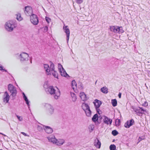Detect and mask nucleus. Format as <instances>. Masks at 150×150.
<instances>
[{
	"label": "nucleus",
	"mask_w": 150,
	"mask_h": 150,
	"mask_svg": "<svg viewBox=\"0 0 150 150\" xmlns=\"http://www.w3.org/2000/svg\"><path fill=\"white\" fill-rule=\"evenodd\" d=\"M58 92H55L56 90L54 88L53 86H49L48 88H45V91L47 94H50L51 95L54 96V98L56 99H57L60 94V91L59 89Z\"/></svg>",
	"instance_id": "f257e3e1"
},
{
	"label": "nucleus",
	"mask_w": 150,
	"mask_h": 150,
	"mask_svg": "<svg viewBox=\"0 0 150 150\" xmlns=\"http://www.w3.org/2000/svg\"><path fill=\"white\" fill-rule=\"evenodd\" d=\"M50 67L49 65L47 64H44V68L45 70L46 74L47 75H51V73L54 70V64L51 62H50Z\"/></svg>",
	"instance_id": "f03ea898"
},
{
	"label": "nucleus",
	"mask_w": 150,
	"mask_h": 150,
	"mask_svg": "<svg viewBox=\"0 0 150 150\" xmlns=\"http://www.w3.org/2000/svg\"><path fill=\"white\" fill-rule=\"evenodd\" d=\"M16 26V24H15L13 22L9 21L6 23L5 28L8 31L11 32Z\"/></svg>",
	"instance_id": "7ed1b4c3"
},
{
	"label": "nucleus",
	"mask_w": 150,
	"mask_h": 150,
	"mask_svg": "<svg viewBox=\"0 0 150 150\" xmlns=\"http://www.w3.org/2000/svg\"><path fill=\"white\" fill-rule=\"evenodd\" d=\"M8 89L11 93V95L12 97H15L17 93V91L16 88L12 84H9L8 85Z\"/></svg>",
	"instance_id": "20e7f679"
},
{
	"label": "nucleus",
	"mask_w": 150,
	"mask_h": 150,
	"mask_svg": "<svg viewBox=\"0 0 150 150\" xmlns=\"http://www.w3.org/2000/svg\"><path fill=\"white\" fill-rule=\"evenodd\" d=\"M133 109L137 115L140 116H142L143 114L146 111V110L144 109L143 108L139 107L133 108Z\"/></svg>",
	"instance_id": "39448f33"
},
{
	"label": "nucleus",
	"mask_w": 150,
	"mask_h": 150,
	"mask_svg": "<svg viewBox=\"0 0 150 150\" xmlns=\"http://www.w3.org/2000/svg\"><path fill=\"white\" fill-rule=\"evenodd\" d=\"M58 68L62 76L65 77L67 76L69 77V76L67 74L62 66L60 64H58Z\"/></svg>",
	"instance_id": "423d86ee"
},
{
	"label": "nucleus",
	"mask_w": 150,
	"mask_h": 150,
	"mask_svg": "<svg viewBox=\"0 0 150 150\" xmlns=\"http://www.w3.org/2000/svg\"><path fill=\"white\" fill-rule=\"evenodd\" d=\"M30 21L34 25H37L39 21L37 16L33 14L30 16Z\"/></svg>",
	"instance_id": "0eeeda50"
},
{
	"label": "nucleus",
	"mask_w": 150,
	"mask_h": 150,
	"mask_svg": "<svg viewBox=\"0 0 150 150\" xmlns=\"http://www.w3.org/2000/svg\"><path fill=\"white\" fill-rule=\"evenodd\" d=\"M24 13L27 16H30L33 14V10L31 7L27 6L25 7Z\"/></svg>",
	"instance_id": "6e6552de"
},
{
	"label": "nucleus",
	"mask_w": 150,
	"mask_h": 150,
	"mask_svg": "<svg viewBox=\"0 0 150 150\" xmlns=\"http://www.w3.org/2000/svg\"><path fill=\"white\" fill-rule=\"evenodd\" d=\"M45 107L46 108L47 112L48 114L51 115L53 113L54 109L51 105L49 104H46Z\"/></svg>",
	"instance_id": "1a4fd4ad"
},
{
	"label": "nucleus",
	"mask_w": 150,
	"mask_h": 150,
	"mask_svg": "<svg viewBox=\"0 0 150 150\" xmlns=\"http://www.w3.org/2000/svg\"><path fill=\"white\" fill-rule=\"evenodd\" d=\"M21 62H23L28 60V55L27 53L23 52L19 55Z\"/></svg>",
	"instance_id": "9d476101"
},
{
	"label": "nucleus",
	"mask_w": 150,
	"mask_h": 150,
	"mask_svg": "<svg viewBox=\"0 0 150 150\" xmlns=\"http://www.w3.org/2000/svg\"><path fill=\"white\" fill-rule=\"evenodd\" d=\"M63 30L64 32L66 33L67 41L68 42L69 39L70 32L68 26H65L64 25L63 27Z\"/></svg>",
	"instance_id": "9b49d317"
},
{
	"label": "nucleus",
	"mask_w": 150,
	"mask_h": 150,
	"mask_svg": "<svg viewBox=\"0 0 150 150\" xmlns=\"http://www.w3.org/2000/svg\"><path fill=\"white\" fill-rule=\"evenodd\" d=\"M134 120L133 119L128 120L125 123L124 126L126 128H129L134 124Z\"/></svg>",
	"instance_id": "f8f14e48"
},
{
	"label": "nucleus",
	"mask_w": 150,
	"mask_h": 150,
	"mask_svg": "<svg viewBox=\"0 0 150 150\" xmlns=\"http://www.w3.org/2000/svg\"><path fill=\"white\" fill-rule=\"evenodd\" d=\"M104 117L103 120V122L107 125H111L112 122V120L106 116H104Z\"/></svg>",
	"instance_id": "ddd939ff"
},
{
	"label": "nucleus",
	"mask_w": 150,
	"mask_h": 150,
	"mask_svg": "<svg viewBox=\"0 0 150 150\" xmlns=\"http://www.w3.org/2000/svg\"><path fill=\"white\" fill-rule=\"evenodd\" d=\"M43 128L46 133L48 134H51L53 132L52 129L48 126H43Z\"/></svg>",
	"instance_id": "4468645a"
},
{
	"label": "nucleus",
	"mask_w": 150,
	"mask_h": 150,
	"mask_svg": "<svg viewBox=\"0 0 150 150\" xmlns=\"http://www.w3.org/2000/svg\"><path fill=\"white\" fill-rule=\"evenodd\" d=\"M94 145L97 148L99 149L100 147L101 143L98 138H96L94 140Z\"/></svg>",
	"instance_id": "2eb2a0df"
},
{
	"label": "nucleus",
	"mask_w": 150,
	"mask_h": 150,
	"mask_svg": "<svg viewBox=\"0 0 150 150\" xmlns=\"http://www.w3.org/2000/svg\"><path fill=\"white\" fill-rule=\"evenodd\" d=\"M22 95L23 96V98L25 102L26 103L27 105V106L28 107V108L29 110H30V104L29 102L30 101H29L28 100V99L27 97L25 96V94L23 92L22 93Z\"/></svg>",
	"instance_id": "dca6fc26"
},
{
	"label": "nucleus",
	"mask_w": 150,
	"mask_h": 150,
	"mask_svg": "<svg viewBox=\"0 0 150 150\" xmlns=\"http://www.w3.org/2000/svg\"><path fill=\"white\" fill-rule=\"evenodd\" d=\"M4 96H5L4 98L3 101L4 102L6 101V103H8L9 100L10 96L7 91L5 92Z\"/></svg>",
	"instance_id": "f3484780"
},
{
	"label": "nucleus",
	"mask_w": 150,
	"mask_h": 150,
	"mask_svg": "<svg viewBox=\"0 0 150 150\" xmlns=\"http://www.w3.org/2000/svg\"><path fill=\"white\" fill-rule=\"evenodd\" d=\"M95 102H94L95 106L97 108H99L102 104L101 101L98 100V99H95Z\"/></svg>",
	"instance_id": "a211bd4d"
},
{
	"label": "nucleus",
	"mask_w": 150,
	"mask_h": 150,
	"mask_svg": "<svg viewBox=\"0 0 150 150\" xmlns=\"http://www.w3.org/2000/svg\"><path fill=\"white\" fill-rule=\"evenodd\" d=\"M80 96L81 99L83 101H85L87 100L86 95L83 92H82L80 93Z\"/></svg>",
	"instance_id": "6ab92c4d"
},
{
	"label": "nucleus",
	"mask_w": 150,
	"mask_h": 150,
	"mask_svg": "<svg viewBox=\"0 0 150 150\" xmlns=\"http://www.w3.org/2000/svg\"><path fill=\"white\" fill-rule=\"evenodd\" d=\"M82 108L85 111L90 108L89 106L86 103H83L81 105Z\"/></svg>",
	"instance_id": "aec40b11"
},
{
	"label": "nucleus",
	"mask_w": 150,
	"mask_h": 150,
	"mask_svg": "<svg viewBox=\"0 0 150 150\" xmlns=\"http://www.w3.org/2000/svg\"><path fill=\"white\" fill-rule=\"evenodd\" d=\"M118 28L117 26H110V30L111 31L117 33L118 31Z\"/></svg>",
	"instance_id": "412c9836"
},
{
	"label": "nucleus",
	"mask_w": 150,
	"mask_h": 150,
	"mask_svg": "<svg viewBox=\"0 0 150 150\" xmlns=\"http://www.w3.org/2000/svg\"><path fill=\"white\" fill-rule=\"evenodd\" d=\"M98 116L97 114L96 113L94 115L92 118V120L94 123H96L98 120Z\"/></svg>",
	"instance_id": "4be33fe9"
},
{
	"label": "nucleus",
	"mask_w": 150,
	"mask_h": 150,
	"mask_svg": "<svg viewBox=\"0 0 150 150\" xmlns=\"http://www.w3.org/2000/svg\"><path fill=\"white\" fill-rule=\"evenodd\" d=\"M64 141L63 139H59L58 140H57V141H56L55 143V144L58 146H60L62 145L64 143Z\"/></svg>",
	"instance_id": "5701e85b"
},
{
	"label": "nucleus",
	"mask_w": 150,
	"mask_h": 150,
	"mask_svg": "<svg viewBox=\"0 0 150 150\" xmlns=\"http://www.w3.org/2000/svg\"><path fill=\"white\" fill-rule=\"evenodd\" d=\"M108 89L106 86H104L102 88L100 89V91L102 93L107 94L108 92Z\"/></svg>",
	"instance_id": "b1692460"
},
{
	"label": "nucleus",
	"mask_w": 150,
	"mask_h": 150,
	"mask_svg": "<svg viewBox=\"0 0 150 150\" xmlns=\"http://www.w3.org/2000/svg\"><path fill=\"white\" fill-rule=\"evenodd\" d=\"M71 95L72 98V100L73 102H75L77 99L75 93H71Z\"/></svg>",
	"instance_id": "393cba45"
},
{
	"label": "nucleus",
	"mask_w": 150,
	"mask_h": 150,
	"mask_svg": "<svg viewBox=\"0 0 150 150\" xmlns=\"http://www.w3.org/2000/svg\"><path fill=\"white\" fill-rule=\"evenodd\" d=\"M71 85L72 88L74 89V88H77L76 82L74 80L72 81L71 82Z\"/></svg>",
	"instance_id": "a878e982"
},
{
	"label": "nucleus",
	"mask_w": 150,
	"mask_h": 150,
	"mask_svg": "<svg viewBox=\"0 0 150 150\" xmlns=\"http://www.w3.org/2000/svg\"><path fill=\"white\" fill-rule=\"evenodd\" d=\"M88 109V110L85 111V112L87 116L90 117L91 115V111L90 110V108H89V109Z\"/></svg>",
	"instance_id": "bb28decb"
},
{
	"label": "nucleus",
	"mask_w": 150,
	"mask_h": 150,
	"mask_svg": "<svg viewBox=\"0 0 150 150\" xmlns=\"http://www.w3.org/2000/svg\"><path fill=\"white\" fill-rule=\"evenodd\" d=\"M50 72L51 73V74H52V75L55 78L58 79V73L56 71L54 70V71H53L52 72Z\"/></svg>",
	"instance_id": "cd10ccee"
},
{
	"label": "nucleus",
	"mask_w": 150,
	"mask_h": 150,
	"mask_svg": "<svg viewBox=\"0 0 150 150\" xmlns=\"http://www.w3.org/2000/svg\"><path fill=\"white\" fill-rule=\"evenodd\" d=\"M48 140L50 142H51L55 144L56 141H57V139L55 138L54 137V138L49 137L48 138Z\"/></svg>",
	"instance_id": "c85d7f7f"
},
{
	"label": "nucleus",
	"mask_w": 150,
	"mask_h": 150,
	"mask_svg": "<svg viewBox=\"0 0 150 150\" xmlns=\"http://www.w3.org/2000/svg\"><path fill=\"white\" fill-rule=\"evenodd\" d=\"M111 103L113 107H115L117 106V102L116 99H113L111 100Z\"/></svg>",
	"instance_id": "c756f323"
},
{
	"label": "nucleus",
	"mask_w": 150,
	"mask_h": 150,
	"mask_svg": "<svg viewBox=\"0 0 150 150\" xmlns=\"http://www.w3.org/2000/svg\"><path fill=\"white\" fill-rule=\"evenodd\" d=\"M110 150H116V146L114 144H111L109 147Z\"/></svg>",
	"instance_id": "7c9ffc66"
},
{
	"label": "nucleus",
	"mask_w": 150,
	"mask_h": 150,
	"mask_svg": "<svg viewBox=\"0 0 150 150\" xmlns=\"http://www.w3.org/2000/svg\"><path fill=\"white\" fill-rule=\"evenodd\" d=\"M115 123L116 126H119L120 125V120L117 119L115 121Z\"/></svg>",
	"instance_id": "2f4dec72"
},
{
	"label": "nucleus",
	"mask_w": 150,
	"mask_h": 150,
	"mask_svg": "<svg viewBox=\"0 0 150 150\" xmlns=\"http://www.w3.org/2000/svg\"><path fill=\"white\" fill-rule=\"evenodd\" d=\"M118 28L117 33H121L124 32V31L123 30L122 27H118Z\"/></svg>",
	"instance_id": "473e14b6"
},
{
	"label": "nucleus",
	"mask_w": 150,
	"mask_h": 150,
	"mask_svg": "<svg viewBox=\"0 0 150 150\" xmlns=\"http://www.w3.org/2000/svg\"><path fill=\"white\" fill-rule=\"evenodd\" d=\"M112 134L113 136H115L118 134V132L116 130H114L112 131Z\"/></svg>",
	"instance_id": "72a5a7b5"
},
{
	"label": "nucleus",
	"mask_w": 150,
	"mask_h": 150,
	"mask_svg": "<svg viewBox=\"0 0 150 150\" xmlns=\"http://www.w3.org/2000/svg\"><path fill=\"white\" fill-rule=\"evenodd\" d=\"M76 3L78 4H80L82 3L83 0H75Z\"/></svg>",
	"instance_id": "f704fd0d"
},
{
	"label": "nucleus",
	"mask_w": 150,
	"mask_h": 150,
	"mask_svg": "<svg viewBox=\"0 0 150 150\" xmlns=\"http://www.w3.org/2000/svg\"><path fill=\"white\" fill-rule=\"evenodd\" d=\"M16 116L19 121H22L23 118L22 117H21V116H19L17 115H16Z\"/></svg>",
	"instance_id": "c9c22d12"
},
{
	"label": "nucleus",
	"mask_w": 150,
	"mask_h": 150,
	"mask_svg": "<svg viewBox=\"0 0 150 150\" xmlns=\"http://www.w3.org/2000/svg\"><path fill=\"white\" fill-rule=\"evenodd\" d=\"M45 20L48 23H49L50 22V18L49 17L46 16L45 17Z\"/></svg>",
	"instance_id": "e433bc0d"
},
{
	"label": "nucleus",
	"mask_w": 150,
	"mask_h": 150,
	"mask_svg": "<svg viewBox=\"0 0 150 150\" xmlns=\"http://www.w3.org/2000/svg\"><path fill=\"white\" fill-rule=\"evenodd\" d=\"M43 28L44 32H46L47 31L48 28L47 26H45Z\"/></svg>",
	"instance_id": "4c0bfd02"
},
{
	"label": "nucleus",
	"mask_w": 150,
	"mask_h": 150,
	"mask_svg": "<svg viewBox=\"0 0 150 150\" xmlns=\"http://www.w3.org/2000/svg\"><path fill=\"white\" fill-rule=\"evenodd\" d=\"M39 131H41L42 130V128L41 126L38 125L37 127Z\"/></svg>",
	"instance_id": "58836bf2"
},
{
	"label": "nucleus",
	"mask_w": 150,
	"mask_h": 150,
	"mask_svg": "<svg viewBox=\"0 0 150 150\" xmlns=\"http://www.w3.org/2000/svg\"><path fill=\"white\" fill-rule=\"evenodd\" d=\"M95 108L97 113H98V114L100 115V113H99V111H100V110L99 108L95 107Z\"/></svg>",
	"instance_id": "ea45409f"
},
{
	"label": "nucleus",
	"mask_w": 150,
	"mask_h": 150,
	"mask_svg": "<svg viewBox=\"0 0 150 150\" xmlns=\"http://www.w3.org/2000/svg\"><path fill=\"white\" fill-rule=\"evenodd\" d=\"M148 103L146 102H145L144 103L142 104V106L144 107H146L148 106Z\"/></svg>",
	"instance_id": "a19ab883"
},
{
	"label": "nucleus",
	"mask_w": 150,
	"mask_h": 150,
	"mask_svg": "<svg viewBox=\"0 0 150 150\" xmlns=\"http://www.w3.org/2000/svg\"><path fill=\"white\" fill-rule=\"evenodd\" d=\"M144 139V137H139L138 139L139 142H140L141 141Z\"/></svg>",
	"instance_id": "79ce46f5"
},
{
	"label": "nucleus",
	"mask_w": 150,
	"mask_h": 150,
	"mask_svg": "<svg viewBox=\"0 0 150 150\" xmlns=\"http://www.w3.org/2000/svg\"><path fill=\"white\" fill-rule=\"evenodd\" d=\"M17 19L19 21H21L22 20V18H21L20 15V16L18 18V16H17Z\"/></svg>",
	"instance_id": "37998d69"
},
{
	"label": "nucleus",
	"mask_w": 150,
	"mask_h": 150,
	"mask_svg": "<svg viewBox=\"0 0 150 150\" xmlns=\"http://www.w3.org/2000/svg\"><path fill=\"white\" fill-rule=\"evenodd\" d=\"M21 133L25 136H29L27 134L24 132H21Z\"/></svg>",
	"instance_id": "c03bdc74"
},
{
	"label": "nucleus",
	"mask_w": 150,
	"mask_h": 150,
	"mask_svg": "<svg viewBox=\"0 0 150 150\" xmlns=\"http://www.w3.org/2000/svg\"><path fill=\"white\" fill-rule=\"evenodd\" d=\"M3 69V67L0 64V70L2 71Z\"/></svg>",
	"instance_id": "a18cd8bd"
},
{
	"label": "nucleus",
	"mask_w": 150,
	"mask_h": 150,
	"mask_svg": "<svg viewBox=\"0 0 150 150\" xmlns=\"http://www.w3.org/2000/svg\"><path fill=\"white\" fill-rule=\"evenodd\" d=\"M118 97L119 98H120L121 96V93H119L118 95Z\"/></svg>",
	"instance_id": "49530a36"
},
{
	"label": "nucleus",
	"mask_w": 150,
	"mask_h": 150,
	"mask_svg": "<svg viewBox=\"0 0 150 150\" xmlns=\"http://www.w3.org/2000/svg\"><path fill=\"white\" fill-rule=\"evenodd\" d=\"M147 74L149 77H150V71H147Z\"/></svg>",
	"instance_id": "de8ad7c7"
},
{
	"label": "nucleus",
	"mask_w": 150,
	"mask_h": 150,
	"mask_svg": "<svg viewBox=\"0 0 150 150\" xmlns=\"http://www.w3.org/2000/svg\"><path fill=\"white\" fill-rule=\"evenodd\" d=\"M96 125H98L100 123V122L98 121V120L96 122V123H95Z\"/></svg>",
	"instance_id": "09e8293b"
},
{
	"label": "nucleus",
	"mask_w": 150,
	"mask_h": 150,
	"mask_svg": "<svg viewBox=\"0 0 150 150\" xmlns=\"http://www.w3.org/2000/svg\"><path fill=\"white\" fill-rule=\"evenodd\" d=\"M80 88H83V84H82V83H81L80 84Z\"/></svg>",
	"instance_id": "8fccbe9b"
},
{
	"label": "nucleus",
	"mask_w": 150,
	"mask_h": 150,
	"mask_svg": "<svg viewBox=\"0 0 150 150\" xmlns=\"http://www.w3.org/2000/svg\"><path fill=\"white\" fill-rule=\"evenodd\" d=\"M2 71H5V72H8V71H7V70L5 69H3V70H2Z\"/></svg>",
	"instance_id": "3c124183"
},
{
	"label": "nucleus",
	"mask_w": 150,
	"mask_h": 150,
	"mask_svg": "<svg viewBox=\"0 0 150 150\" xmlns=\"http://www.w3.org/2000/svg\"><path fill=\"white\" fill-rule=\"evenodd\" d=\"M32 58H30V62L31 63H32Z\"/></svg>",
	"instance_id": "603ef678"
},
{
	"label": "nucleus",
	"mask_w": 150,
	"mask_h": 150,
	"mask_svg": "<svg viewBox=\"0 0 150 150\" xmlns=\"http://www.w3.org/2000/svg\"><path fill=\"white\" fill-rule=\"evenodd\" d=\"M0 134L3 135L4 136H6V135H5V134H3V133H1V132H0Z\"/></svg>",
	"instance_id": "864d4df0"
},
{
	"label": "nucleus",
	"mask_w": 150,
	"mask_h": 150,
	"mask_svg": "<svg viewBox=\"0 0 150 150\" xmlns=\"http://www.w3.org/2000/svg\"><path fill=\"white\" fill-rule=\"evenodd\" d=\"M91 130H92V131L93 130V128H94V127H91Z\"/></svg>",
	"instance_id": "5fc2aeb1"
},
{
	"label": "nucleus",
	"mask_w": 150,
	"mask_h": 150,
	"mask_svg": "<svg viewBox=\"0 0 150 150\" xmlns=\"http://www.w3.org/2000/svg\"><path fill=\"white\" fill-rule=\"evenodd\" d=\"M148 62V63H149V62Z\"/></svg>",
	"instance_id": "6e6d98bb"
},
{
	"label": "nucleus",
	"mask_w": 150,
	"mask_h": 150,
	"mask_svg": "<svg viewBox=\"0 0 150 150\" xmlns=\"http://www.w3.org/2000/svg\"><path fill=\"white\" fill-rule=\"evenodd\" d=\"M0 150H2V149H0Z\"/></svg>",
	"instance_id": "4d7b16f0"
}]
</instances>
